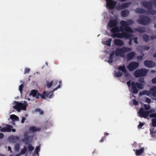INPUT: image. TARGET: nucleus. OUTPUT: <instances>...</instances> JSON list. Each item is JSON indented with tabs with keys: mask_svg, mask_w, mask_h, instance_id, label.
I'll use <instances>...</instances> for the list:
<instances>
[{
	"mask_svg": "<svg viewBox=\"0 0 156 156\" xmlns=\"http://www.w3.org/2000/svg\"><path fill=\"white\" fill-rule=\"evenodd\" d=\"M134 35L132 34L128 33L126 32H123L120 34H115L112 35V37L113 38H115L117 37L120 39H122L124 38L126 39H129V44L130 45L132 44V41L134 40V42L136 44L138 43L137 41L138 38L137 37H133Z\"/></svg>",
	"mask_w": 156,
	"mask_h": 156,
	"instance_id": "1",
	"label": "nucleus"
},
{
	"mask_svg": "<svg viewBox=\"0 0 156 156\" xmlns=\"http://www.w3.org/2000/svg\"><path fill=\"white\" fill-rule=\"evenodd\" d=\"M134 23L133 21L131 20H128L126 21L122 20L120 23L121 26L119 27V32H122L121 33L123 32L133 33L134 32L133 29L129 26L133 25Z\"/></svg>",
	"mask_w": 156,
	"mask_h": 156,
	"instance_id": "2",
	"label": "nucleus"
},
{
	"mask_svg": "<svg viewBox=\"0 0 156 156\" xmlns=\"http://www.w3.org/2000/svg\"><path fill=\"white\" fill-rule=\"evenodd\" d=\"M138 82H134L132 81L131 84V92L133 94H136L139 91L138 89H142L144 88L146 82L144 81V78L141 77L139 79Z\"/></svg>",
	"mask_w": 156,
	"mask_h": 156,
	"instance_id": "3",
	"label": "nucleus"
},
{
	"mask_svg": "<svg viewBox=\"0 0 156 156\" xmlns=\"http://www.w3.org/2000/svg\"><path fill=\"white\" fill-rule=\"evenodd\" d=\"M15 105L13 106V108L18 112L21 110H25L28 106V104L26 101H22L21 102H19L15 101H14Z\"/></svg>",
	"mask_w": 156,
	"mask_h": 156,
	"instance_id": "4",
	"label": "nucleus"
},
{
	"mask_svg": "<svg viewBox=\"0 0 156 156\" xmlns=\"http://www.w3.org/2000/svg\"><path fill=\"white\" fill-rule=\"evenodd\" d=\"M24 138L22 140V141L25 143L26 145L28 144V149L30 152H31L34 149V147L31 144H29L30 143L29 142V139L30 137V136L28 135V133L25 132L24 134Z\"/></svg>",
	"mask_w": 156,
	"mask_h": 156,
	"instance_id": "5",
	"label": "nucleus"
},
{
	"mask_svg": "<svg viewBox=\"0 0 156 156\" xmlns=\"http://www.w3.org/2000/svg\"><path fill=\"white\" fill-rule=\"evenodd\" d=\"M137 22L139 24L146 25L150 24L151 22V20L147 16H142L137 19Z\"/></svg>",
	"mask_w": 156,
	"mask_h": 156,
	"instance_id": "6",
	"label": "nucleus"
},
{
	"mask_svg": "<svg viewBox=\"0 0 156 156\" xmlns=\"http://www.w3.org/2000/svg\"><path fill=\"white\" fill-rule=\"evenodd\" d=\"M141 4L144 7L147 9L148 11L151 14L154 15L156 14V11L152 9V5L153 4L152 2L144 1L142 2Z\"/></svg>",
	"mask_w": 156,
	"mask_h": 156,
	"instance_id": "7",
	"label": "nucleus"
},
{
	"mask_svg": "<svg viewBox=\"0 0 156 156\" xmlns=\"http://www.w3.org/2000/svg\"><path fill=\"white\" fill-rule=\"evenodd\" d=\"M148 70L145 68H142L136 70L134 73V75L136 77H142L146 76Z\"/></svg>",
	"mask_w": 156,
	"mask_h": 156,
	"instance_id": "8",
	"label": "nucleus"
},
{
	"mask_svg": "<svg viewBox=\"0 0 156 156\" xmlns=\"http://www.w3.org/2000/svg\"><path fill=\"white\" fill-rule=\"evenodd\" d=\"M131 50V49L129 48L123 47L121 48L117 49L115 51V55L116 56H122L124 53Z\"/></svg>",
	"mask_w": 156,
	"mask_h": 156,
	"instance_id": "9",
	"label": "nucleus"
},
{
	"mask_svg": "<svg viewBox=\"0 0 156 156\" xmlns=\"http://www.w3.org/2000/svg\"><path fill=\"white\" fill-rule=\"evenodd\" d=\"M151 112V110L147 111L145 110L143 108H141L139 110L138 113L139 116L146 119L149 113Z\"/></svg>",
	"mask_w": 156,
	"mask_h": 156,
	"instance_id": "10",
	"label": "nucleus"
},
{
	"mask_svg": "<svg viewBox=\"0 0 156 156\" xmlns=\"http://www.w3.org/2000/svg\"><path fill=\"white\" fill-rule=\"evenodd\" d=\"M106 1V6L109 9H113L115 8L117 2L113 0H105Z\"/></svg>",
	"mask_w": 156,
	"mask_h": 156,
	"instance_id": "11",
	"label": "nucleus"
},
{
	"mask_svg": "<svg viewBox=\"0 0 156 156\" xmlns=\"http://www.w3.org/2000/svg\"><path fill=\"white\" fill-rule=\"evenodd\" d=\"M139 66V63L135 62H131L128 65L127 68L130 71H132L137 68Z\"/></svg>",
	"mask_w": 156,
	"mask_h": 156,
	"instance_id": "12",
	"label": "nucleus"
},
{
	"mask_svg": "<svg viewBox=\"0 0 156 156\" xmlns=\"http://www.w3.org/2000/svg\"><path fill=\"white\" fill-rule=\"evenodd\" d=\"M130 4L131 3L130 2L123 3L122 5L119 4L116 6V8L118 10H122L127 8Z\"/></svg>",
	"mask_w": 156,
	"mask_h": 156,
	"instance_id": "13",
	"label": "nucleus"
},
{
	"mask_svg": "<svg viewBox=\"0 0 156 156\" xmlns=\"http://www.w3.org/2000/svg\"><path fill=\"white\" fill-rule=\"evenodd\" d=\"M118 24V23L116 20L111 19L108 23V26L110 28L113 27L117 26Z\"/></svg>",
	"mask_w": 156,
	"mask_h": 156,
	"instance_id": "14",
	"label": "nucleus"
},
{
	"mask_svg": "<svg viewBox=\"0 0 156 156\" xmlns=\"http://www.w3.org/2000/svg\"><path fill=\"white\" fill-rule=\"evenodd\" d=\"M30 95L33 97H35L36 99H38L40 96V94L38 92L37 90H33L31 91Z\"/></svg>",
	"mask_w": 156,
	"mask_h": 156,
	"instance_id": "15",
	"label": "nucleus"
},
{
	"mask_svg": "<svg viewBox=\"0 0 156 156\" xmlns=\"http://www.w3.org/2000/svg\"><path fill=\"white\" fill-rule=\"evenodd\" d=\"M144 63L145 66L148 67H152L155 66V63L152 61H145Z\"/></svg>",
	"mask_w": 156,
	"mask_h": 156,
	"instance_id": "16",
	"label": "nucleus"
},
{
	"mask_svg": "<svg viewBox=\"0 0 156 156\" xmlns=\"http://www.w3.org/2000/svg\"><path fill=\"white\" fill-rule=\"evenodd\" d=\"M9 138L10 141L12 143H15L19 140V137L17 136L11 135L9 136Z\"/></svg>",
	"mask_w": 156,
	"mask_h": 156,
	"instance_id": "17",
	"label": "nucleus"
},
{
	"mask_svg": "<svg viewBox=\"0 0 156 156\" xmlns=\"http://www.w3.org/2000/svg\"><path fill=\"white\" fill-rule=\"evenodd\" d=\"M51 92H48V91H44L42 94H40V96L43 99H45L48 97L49 98V97L50 95L51 94Z\"/></svg>",
	"mask_w": 156,
	"mask_h": 156,
	"instance_id": "18",
	"label": "nucleus"
},
{
	"mask_svg": "<svg viewBox=\"0 0 156 156\" xmlns=\"http://www.w3.org/2000/svg\"><path fill=\"white\" fill-rule=\"evenodd\" d=\"M135 55V53L134 51H131L128 53L127 55L128 60H130L133 58Z\"/></svg>",
	"mask_w": 156,
	"mask_h": 156,
	"instance_id": "19",
	"label": "nucleus"
},
{
	"mask_svg": "<svg viewBox=\"0 0 156 156\" xmlns=\"http://www.w3.org/2000/svg\"><path fill=\"white\" fill-rule=\"evenodd\" d=\"M114 44L118 46H122L124 44L123 41L120 39H116L114 41Z\"/></svg>",
	"mask_w": 156,
	"mask_h": 156,
	"instance_id": "20",
	"label": "nucleus"
},
{
	"mask_svg": "<svg viewBox=\"0 0 156 156\" xmlns=\"http://www.w3.org/2000/svg\"><path fill=\"white\" fill-rule=\"evenodd\" d=\"M29 130L30 132L34 133L36 131H40L41 130V128L39 127L37 128L34 126H32L29 128Z\"/></svg>",
	"mask_w": 156,
	"mask_h": 156,
	"instance_id": "21",
	"label": "nucleus"
},
{
	"mask_svg": "<svg viewBox=\"0 0 156 156\" xmlns=\"http://www.w3.org/2000/svg\"><path fill=\"white\" fill-rule=\"evenodd\" d=\"M133 30L135 31L138 32L140 33H143L146 31L145 28L143 27H141L140 28L135 27L133 28Z\"/></svg>",
	"mask_w": 156,
	"mask_h": 156,
	"instance_id": "22",
	"label": "nucleus"
},
{
	"mask_svg": "<svg viewBox=\"0 0 156 156\" xmlns=\"http://www.w3.org/2000/svg\"><path fill=\"white\" fill-rule=\"evenodd\" d=\"M115 54V51H112L110 55L109 58V59L108 60V62L109 63H112L113 61V58L114 55Z\"/></svg>",
	"mask_w": 156,
	"mask_h": 156,
	"instance_id": "23",
	"label": "nucleus"
},
{
	"mask_svg": "<svg viewBox=\"0 0 156 156\" xmlns=\"http://www.w3.org/2000/svg\"><path fill=\"white\" fill-rule=\"evenodd\" d=\"M118 69L119 71H122L123 73H126V74L125 75L126 76L129 75V74L127 73V70L125 69L124 65H123L122 66H119L118 67Z\"/></svg>",
	"mask_w": 156,
	"mask_h": 156,
	"instance_id": "24",
	"label": "nucleus"
},
{
	"mask_svg": "<svg viewBox=\"0 0 156 156\" xmlns=\"http://www.w3.org/2000/svg\"><path fill=\"white\" fill-rule=\"evenodd\" d=\"M136 13L143 14L146 12V10L144 9L139 8H137L135 10Z\"/></svg>",
	"mask_w": 156,
	"mask_h": 156,
	"instance_id": "25",
	"label": "nucleus"
},
{
	"mask_svg": "<svg viewBox=\"0 0 156 156\" xmlns=\"http://www.w3.org/2000/svg\"><path fill=\"white\" fill-rule=\"evenodd\" d=\"M150 94L156 97V86H154L150 89Z\"/></svg>",
	"mask_w": 156,
	"mask_h": 156,
	"instance_id": "26",
	"label": "nucleus"
},
{
	"mask_svg": "<svg viewBox=\"0 0 156 156\" xmlns=\"http://www.w3.org/2000/svg\"><path fill=\"white\" fill-rule=\"evenodd\" d=\"M112 28L111 30V31L112 33H113V34H117V33H116L119 32V29L118 26H116ZM118 34L119 33H118Z\"/></svg>",
	"mask_w": 156,
	"mask_h": 156,
	"instance_id": "27",
	"label": "nucleus"
},
{
	"mask_svg": "<svg viewBox=\"0 0 156 156\" xmlns=\"http://www.w3.org/2000/svg\"><path fill=\"white\" fill-rule=\"evenodd\" d=\"M140 96L143 95H146L149 96L150 94V90L149 91H147L146 90H144L142 91H141L139 93Z\"/></svg>",
	"mask_w": 156,
	"mask_h": 156,
	"instance_id": "28",
	"label": "nucleus"
},
{
	"mask_svg": "<svg viewBox=\"0 0 156 156\" xmlns=\"http://www.w3.org/2000/svg\"><path fill=\"white\" fill-rule=\"evenodd\" d=\"M61 83V81H59V85L55 88L52 91H51V93H52L50 95L49 98H52L53 97V92L54 91H55L56 90L58 89L59 88L61 87L60 85Z\"/></svg>",
	"mask_w": 156,
	"mask_h": 156,
	"instance_id": "29",
	"label": "nucleus"
},
{
	"mask_svg": "<svg viewBox=\"0 0 156 156\" xmlns=\"http://www.w3.org/2000/svg\"><path fill=\"white\" fill-rule=\"evenodd\" d=\"M129 14V12L127 10H125L122 11L121 12V15L123 17L127 16Z\"/></svg>",
	"mask_w": 156,
	"mask_h": 156,
	"instance_id": "30",
	"label": "nucleus"
},
{
	"mask_svg": "<svg viewBox=\"0 0 156 156\" xmlns=\"http://www.w3.org/2000/svg\"><path fill=\"white\" fill-rule=\"evenodd\" d=\"M144 151V148H141L139 150H136V155H140Z\"/></svg>",
	"mask_w": 156,
	"mask_h": 156,
	"instance_id": "31",
	"label": "nucleus"
},
{
	"mask_svg": "<svg viewBox=\"0 0 156 156\" xmlns=\"http://www.w3.org/2000/svg\"><path fill=\"white\" fill-rule=\"evenodd\" d=\"M10 119L13 121L19 120V117L15 115H12L10 116Z\"/></svg>",
	"mask_w": 156,
	"mask_h": 156,
	"instance_id": "32",
	"label": "nucleus"
},
{
	"mask_svg": "<svg viewBox=\"0 0 156 156\" xmlns=\"http://www.w3.org/2000/svg\"><path fill=\"white\" fill-rule=\"evenodd\" d=\"M143 38L144 41L146 42H147L149 40V37L147 34H144L143 36Z\"/></svg>",
	"mask_w": 156,
	"mask_h": 156,
	"instance_id": "33",
	"label": "nucleus"
},
{
	"mask_svg": "<svg viewBox=\"0 0 156 156\" xmlns=\"http://www.w3.org/2000/svg\"><path fill=\"white\" fill-rule=\"evenodd\" d=\"M27 151V147L24 146L23 149H21L20 153V154H23L26 153Z\"/></svg>",
	"mask_w": 156,
	"mask_h": 156,
	"instance_id": "34",
	"label": "nucleus"
},
{
	"mask_svg": "<svg viewBox=\"0 0 156 156\" xmlns=\"http://www.w3.org/2000/svg\"><path fill=\"white\" fill-rule=\"evenodd\" d=\"M12 126L11 125H7L6 126V132H10L11 131V128Z\"/></svg>",
	"mask_w": 156,
	"mask_h": 156,
	"instance_id": "35",
	"label": "nucleus"
},
{
	"mask_svg": "<svg viewBox=\"0 0 156 156\" xmlns=\"http://www.w3.org/2000/svg\"><path fill=\"white\" fill-rule=\"evenodd\" d=\"M40 147L39 146H37L36 147L35 150L34 152V154H37L38 155V156H39L38 152L40 150Z\"/></svg>",
	"mask_w": 156,
	"mask_h": 156,
	"instance_id": "36",
	"label": "nucleus"
},
{
	"mask_svg": "<svg viewBox=\"0 0 156 156\" xmlns=\"http://www.w3.org/2000/svg\"><path fill=\"white\" fill-rule=\"evenodd\" d=\"M53 81H52L51 82H49L48 81H47V84L46 85V86L48 88H50L51 86L52 85L53 83Z\"/></svg>",
	"mask_w": 156,
	"mask_h": 156,
	"instance_id": "37",
	"label": "nucleus"
},
{
	"mask_svg": "<svg viewBox=\"0 0 156 156\" xmlns=\"http://www.w3.org/2000/svg\"><path fill=\"white\" fill-rule=\"evenodd\" d=\"M112 41V39L111 38H109L105 41V44L108 46H110Z\"/></svg>",
	"mask_w": 156,
	"mask_h": 156,
	"instance_id": "38",
	"label": "nucleus"
},
{
	"mask_svg": "<svg viewBox=\"0 0 156 156\" xmlns=\"http://www.w3.org/2000/svg\"><path fill=\"white\" fill-rule=\"evenodd\" d=\"M115 75L117 77H121L122 75L123 74L122 73L120 72L119 71L116 72L115 73Z\"/></svg>",
	"mask_w": 156,
	"mask_h": 156,
	"instance_id": "39",
	"label": "nucleus"
},
{
	"mask_svg": "<svg viewBox=\"0 0 156 156\" xmlns=\"http://www.w3.org/2000/svg\"><path fill=\"white\" fill-rule=\"evenodd\" d=\"M152 125L153 126L156 127V119L154 118L152 119Z\"/></svg>",
	"mask_w": 156,
	"mask_h": 156,
	"instance_id": "40",
	"label": "nucleus"
},
{
	"mask_svg": "<svg viewBox=\"0 0 156 156\" xmlns=\"http://www.w3.org/2000/svg\"><path fill=\"white\" fill-rule=\"evenodd\" d=\"M14 148L16 151H18L20 148V145L19 144H16L14 147Z\"/></svg>",
	"mask_w": 156,
	"mask_h": 156,
	"instance_id": "41",
	"label": "nucleus"
},
{
	"mask_svg": "<svg viewBox=\"0 0 156 156\" xmlns=\"http://www.w3.org/2000/svg\"><path fill=\"white\" fill-rule=\"evenodd\" d=\"M23 84H22L20 85L19 87V90L21 93L23 91Z\"/></svg>",
	"mask_w": 156,
	"mask_h": 156,
	"instance_id": "42",
	"label": "nucleus"
},
{
	"mask_svg": "<svg viewBox=\"0 0 156 156\" xmlns=\"http://www.w3.org/2000/svg\"><path fill=\"white\" fill-rule=\"evenodd\" d=\"M30 71V69L29 68H26L24 70V74H26L27 73H29Z\"/></svg>",
	"mask_w": 156,
	"mask_h": 156,
	"instance_id": "43",
	"label": "nucleus"
},
{
	"mask_svg": "<svg viewBox=\"0 0 156 156\" xmlns=\"http://www.w3.org/2000/svg\"><path fill=\"white\" fill-rule=\"evenodd\" d=\"M35 110L36 112H39L40 114L41 115H43L44 113L42 111H41L40 109L37 108Z\"/></svg>",
	"mask_w": 156,
	"mask_h": 156,
	"instance_id": "44",
	"label": "nucleus"
},
{
	"mask_svg": "<svg viewBox=\"0 0 156 156\" xmlns=\"http://www.w3.org/2000/svg\"><path fill=\"white\" fill-rule=\"evenodd\" d=\"M150 117L151 118H156V113H151L150 115Z\"/></svg>",
	"mask_w": 156,
	"mask_h": 156,
	"instance_id": "45",
	"label": "nucleus"
},
{
	"mask_svg": "<svg viewBox=\"0 0 156 156\" xmlns=\"http://www.w3.org/2000/svg\"><path fill=\"white\" fill-rule=\"evenodd\" d=\"M132 101L134 105H138V102L135 99H133L132 100Z\"/></svg>",
	"mask_w": 156,
	"mask_h": 156,
	"instance_id": "46",
	"label": "nucleus"
},
{
	"mask_svg": "<svg viewBox=\"0 0 156 156\" xmlns=\"http://www.w3.org/2000/svg\"><path fill=\"white\" fill-rule=\"evenodd\" d=\"M144 123L141 122H140L139 125L138 126V128H140L142 127L144 125Z\"/></svg>",
	"mask_w": 156,
	"mask_h": 156,
	"instance_id": "47",
	"label": "nucleus"
},
{
	"mask_svg": "<svg viewBox=\"0 0 156 156\" xmlns=\"http://www.w3.org/2000/svg\"><path fill=\"white\" fill-rule=\"evenodd\" d=\"M146 101L148 104L150 103L151 102V100L149 98H147L146 99Z\"/></svg>",
	"mask_w": 156,
	"mask_h": 156,
	"instance_id": "48",
	"label": "nucleus"
},
{
	"mask_svg": "<svg viewBox=\"0 0 156 156\" xmlns=\"http://www.w3.org/2000/svg\"><path fill=\"white\" fill-rule=\"evenodd\" d=\"M151 82L153 84H156V77H154L151 80Z\"/></svg>",
	"mask_w": 156,
	"mask_h": 156,
	"instance_id": "49",
	"label": "nucleus"
},
{
	"mask_svg": "<svg viewBox=\"0 0 156 156\" xmlns=\"http://www.w3.org/2000/svg\"><path fill=\"white\" fill-rule=\"evenodd\" d=\"M106 139V136H104L103 137H102L101 139L100 140V142H104V140Z\"/></svg>",
	"mask_w": 156,
	"mask_h": 156,
	"instance_id": "50",
	"label": "nucleus"
},
{
	"mask_svg": "<svg viewBox=\"0 0 156 156\" xmlns=\"http://www.w3.org/2000/svg\"><path fill=\"white\" fill-rule=\"evenodd\" d=\"M0 131L3 132H6V127L1 128Z\"/></svg>",
	"mask_w": 156,
	"mask_h": 156,
	"instance_id": "51",
	"label": "nucleus"
},
{
	"mask_svg": "<svg viewBox=\"0 0 156 156\" xmlns=\"http://www.w3.org/2000/svg\"><path fill=\"white\" fill-rule=\"evenodd\" d=\"M144 106L145 109L147 110L149 109L150 108V106L149 105H145Z\"/></svg>",
	"mask_w": 156,
	"mask_h": 156,
	"instance_id": "52",
	"label": "nucleus"
},
{
	"mask_svg": "<svg viewBox=\"0 0 156 156\" xmlns=\"http://www.w3.org/2000/svg\"><path fill=\"white\" fill-rule=\"evenodd\" d=\"M144 48L146 50H148L150 49V47L148 46H144Z\"/></svg>",
	"mask_w": 156,
	"mask_h": 156,
	"instance_id": "53",
	"label": "nucleus"
},
{
	"mask_svg": "<svg viewBox=\"0 0 156 156\" xmlns=\"http://www.w3.org/2000/svg\"><path fill=\"white\" fill-rule=\"evenodd\" d=\"M126 84L128 87H130V85L131 86V83L130 80L127 81L126 83Z\"/></svg>",
	"mask_w": 156,
	"mask_h": 156,
	"instance_id": "54",
	"label": "nucleus"
},
{
	"mask_svg": "<svg viewBox=\"0 0 156 156\" xmlns=\"http://www.w3.org/2000/svg\"><path fill=\"white\" fill-rule=\"evenodd\" d=\"M150 39L152 40L154 39H156V35H151L150 37Z\"/></svg>",
	"mask_w": 156,
	"mask_h": 156,
	"instance_id": "55",
	"label": "nucleus"
},
{
	"mask_svg": "<svg viewBox=\"0 0 156 156\" xmlns=\"http://www.w3.org/2000/svg\"><path fill=\"white\" fill-rule=\"evenodd\" d=\"M137 58L139 60H141L143 59V57L141 55L138 56Z\"/></svg>",
	"mask_w": 156,
	"mask_h": 156,
	"instance_id": "56",
	"label": "nucleus"
},
{
	"mask_svg": "<svg viewBox=\"0 0 156 156\" xmlns=\"http://www.w3.org/2000/svg\"><path fill=\"white\" fill-rule=\"evenodd\" d=\"M26 119L25 117H23L22 118L21 121V122L22 123H24V121H25V120H26Z\"/></svg>",
	"mask_w": 156,
	"mask_h": 156,
	"instance_id": "57",
	"label": "nucleus"
},
{
	"mask_svg": "<svg viewBox=\"0 0 156 156\" xmlns=\"http://www.w3.org/2000/svg\"><path fill=\"white\" fill-rule=\"evenodd\" d=\"M4 137V134L2 133H0V139H2Z\"/></svg>",
	"mask_w": 156,
	"mask_h": 156,
	"instance_id": "58",
	"label": "nucleus"
},
{
	"mask_svg": "<svg viewBox=\"0 0 156 156\" xmlns=\"http://www.w3.org/2000/svg\"><path fill=\"white\" fill-rule=\"evenodd\" d=\"M152 3L156 7V0H154L152 2Z\"/></svg>",
	"mask_w": 156,
	"mask_h": 156,
	"instance_id": "59",
	"label": "nucleus"
},
{
	"mask_svg": "<svg viewBox=\"0 0 156 156\" xmlns=\"http://www.w3.org/2000/svg\"><path fill=\"white\" fill-rule=\"evenodd\" d=\"M58 81H55L54 82V85L55 86V85H57V84L58 83Z\"/></svg>",
	"mask_w": 156,
	"mask_h": 156,
	"instance_id": "60",
	"label": "nucleus"
},
{
	"mask_svg": "<svg viewBox=\"0 0 156 156\" xmlns=\"http://www.w3.org/2000/svg\"><path fill=\"white\" fill-rule=\"evenodd\" d=\"M8 151H10V152H12V151L11 150V148L10 147H8Z\"/></svg>",
	"mask_w": 156,
	"mask_h": 156,
	"instance_id": "61",
	"label": "nucleus"
},
{
	"mask_svg": "<svg viewBox=\"0 0 156 156\" xmlns=\"http://www.w3.org/2000/svg\"><path fill=\"white\" fill-rule=\"evenodd\" d=\"M109 135V133H106V132L104 133V135L105 136H108Z\"/></svg>",
	"mask_w": 156,
	"mask_h": 156,
	"instance_id": "62",
	"label": "nucleus"
},
{
	"mask_svg": "<svg viewBox=\"0 0 156 156\" xmlns=\"http://www.w3.org/2000/svg\"><path fill=\"white\" fill-rule=\"evenodd\" d=\"M151 73H155L156 72V71L155 70H152L151 71Z\"/></svg>",
	"mask_w": 156,
	"mask_h": 156,
	"instance_id": "63",
	"label": "nucleus"
},
{
	"mask_svg": "<svg viewBox=\"0 0 156 156\" xmlns=\"http://www.w3.org/2000/svg\"><path fill=\"white\" fill-rule=\"evenodd\" d=\"M153 57L154 58H156V52L153 55Z\"/></svg>",
	"mask_w": 156,
	"mask_h": 156,
	"instance_id": "64",
	"label": "nucleus"
}]
</instances>
